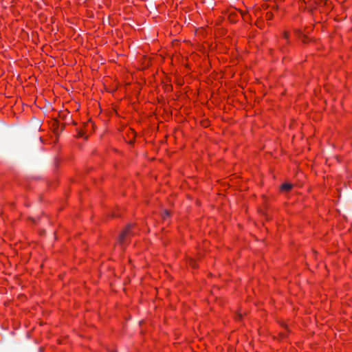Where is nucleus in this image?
Here are the masks:
<instances>
[{
  "instance_id": "f257e3e1",
  "label": "nucleus",
  "mask_w": 352,
  "mask_h": 352,
  "mask_svg": "<svg viewBox=\"0 0 352 352\" xmlns=\"http://www.w3.org/2000/svg\"><path fill=\"white\" fill-rule=\"evenodd\" d=\"M131 226H129L120 235L119 242L121 245H124L126 243V237L131 232Z\"/></svg>"
},
{
  "instance_id": "f03ea898",
  "label": "nucleus",
  "mask_w": 352,
  "mask_h": 352,
  "mask_svg": "<svg viewBox=\"0 0 352 352\" xmlns=\"http://www.w3.org/2000/svg\"><path fill=\"white\" fill-rule=\"evenodd\" d=\"M292 185L290 184H288V183L283 184L281 186L282 190L286 191V192L292 189Z\"/></svg>"
},
{
  "instance_id": "7ed1b4c3",
  "label": "nucleus",
  "mask_w": 352,
  "mask_h": 352,
  "mask_svg": "<svg viewBox=\"0 0 352 352\" xmlns=\"http://www.w3.org/2000/svg\"><path fill=\"white\" fill-rule=\"evenodd\" d=\"M77 137L84 138L85 139L87 138V136L85 135V131L83 130V129H77Z\"/></svg>"
},
{
  "instance_id": "20e7f679",
  "label": "nucleus",
  "mask_w": 352,
  "mask_h": 352,
  "mask_svg": "<svg viewBox=\"0 0 352 352\" xmlns=\"http://www.w3.org/2000/svg\"><path fill=\"white\" fill-rule=\"evenodd\" d=\"M55 124L56 125V126L55 128V130L58 131L59 130V125H60L59 122L57 121V120H55L54 125H55Z\"/></svg>"
},
{
  "instance_id": "39448f33",
  "label": "nucleus",
  "mask_w": 352,
  "mask_h": 352,
  "mask_svg": "<svg viewBox=\"0 0 352 352\" xmlns=\"http://www.w3.org/2000/svg\"><path fill=\"white\" fill-rule=\"evenodd\" d=\"M284 36H285V39H287V36H287V33H286V32H285V33H284Z\"/></svg>"
},
{
  "instance_id": "423d86ee",
  "label": "nucleus",
  "mask_w": 352,
  "mask_h": 352,
  "mask_svg": "<svg viewBox=\"0 0 352 352\" xmlns=\"http://www.w3.org/2000/svg\"><path fill=\"white\" fill-rule=\"evenodd\" d=\"M165 215H166V217H168V216H169V213L168 212V211H166V212H165Z\"/></svg>"
},
{
  "instance_id": "0eeeda50",
  "label": "nucleus",
  "mask_w": 352,
  "mask_h": 352,
  "mask_svg": "<svg viewBox=\"0 0 352 352\" xmlns=\"http://www.w3.org/2000/svg\"><path fill=\"white\" fill-rule=\"evenodd\" d=\"M30 219L34 222L35 223L36 222V219L34 218H30Z\"/></svg>"
},
{
  "instance_id": "6e6552de",
  "label": "nucleus",
  "mask_w": 352,
  "mask_h": 352,
  "mask_svg": "<svg viewBox=\"0 0 352 352\" xmlns=\"http://www.w3.org/2000/svg\"><path fill=\"white\" fill-rule=\"evenodd\" d=\"M64 126L62 124L60 131H62L63 130Z\"/></svg>"
}]
</instances>
